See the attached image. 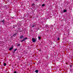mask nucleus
<instances>
[{
	"instance_id": "obj_1",
	"label": "nucleus",
	"mask_w": 73,
	"mask_h": 73,
	"mask_svg": "<svg viewBox=\"0 0 73 73\" xmlns=\"http://www.w3.org/2000/svg\"><path fill=\"white\" fill-rule=\"evenodd\" d=\"M32 40L33 42H35L36 41V39H35V38H33L32 39Z\"/></svg>"
},
{
	"instance_id": "obj_2",
	"label": "nucleus",
	"mask_w": 73,
	"mask_h": 73,
	"mask_svg": "<svg viewBox=\"0 0 73 73\" xmlns=\"http://www.w3.org/2000/svg\"><path fill=\"white\" fill-rule=\"evenodd\" d=\"M24 37V36L23 35H21L20 36V38H23Z\"/></svg>"
},
{
	"instance_id": "obj_3",
	"label": "nucleus",
	"mask_w": 73,
	"mask_h": 73,
	"mask_svg": "<svg viewBox=\"0 0 73 73\" xmlns=\"http://www.w3.org/2000/svg\"><path fill=\"white\" fill-rule=\"evenodd\" d=\"M13 47H11L10 49H9V50H12V49H13Z\"/></svg>"
},
{
	"instance_id": "obj_4",
	"label": "nucleus",
	"mask_w": 73,
	"mask_h": 73,
	"mask_svg": "<svg viewBox=\"0 0 73 73\" xmlns=\"http://www.w3.org/2000/svg\"><path fill=\"white\" fill-rule=\"evenodd\" d=\"M35 72H36V73H38V70H36L35 71Z\"/></svg>"
},
{
	"instance_id": "obj_5",
	"label": "nucleus",
	"mask_w": 73,
	"mask_h": 73,
	"mask_svg": "<svg viewBox=\"0 0 73 73\" xmlns=\"http://www.w3.org/2000/svg\"><path fill=\"white\" fill-rule=\"evenodd\" d=\"M27 38H24L23 39V40L24 41H25V40H27Z\"/></svg>"
},
{
	"instance_id": "obj_6",
	"label": "nucleus",
	"mask_w": 73,
	"mask_h": 73,
	"mask_svg": "<svg viewBox=\"0 0 73 73\" xmlns=\"http://www.w3.org/2000/svg\"><path fill=\"white\" fill-rule=\"evenodd\" d=\"M66 11H66V10H64L63 11V12L65 13V12H66Z\"/></svg>"
},
{
	"instance_id": "obj_7",
	"label": "nucleus",
	"mask_w": 73,
	"mask_h": 73,
	"mask_svg": "<svg viewBox=\"0 0 73 73\" xmlns=\"http://www.w3.org/2000/svg\"><path fill=\"white\" fill-rule=\"evenodd\" d=\"M38 39L39 40H40V39H41V37H40V36H39L38 37Z\"/></svg>"
},
{
	"instance_id": "obj_8",
	"label": "nucleus",
	"mask_w": 73,
	"mask_h": 73,
	"mask_svg": "<svg viewBox=\"0 0 73 73\" xmlns=\"http://www.w3.org/2000/svg\"><path fill=\"white\" fill-rule=\"evenodd\" d=\"M46 27H47V28H48V25H46L45 26Z\"/></svg>"
},
{
	"instance_id": "obj_9",
	"label": "nucleus",
	"mask_w": 73,
	"mask_h": 73,
	"mask_svg": "<svg viewBox=\"0 0 73 73\" xmlns=\"http://www.w3.org/2000/svg\"><path fill=\"white\" fill-rule=\"evenodd\" d=\"M20 46V44H19L17 45L18 46Z\"/></svg>"
},
{
	"instance_id": "obj_10",
	"label": "nucleus",
	"mask_w": 73,
	"mask_h": 73,
	"mask_svg": "<svg viewBox=\"0 0 73 73\" xmlns=\"http://www.w3.org/2000/svg\"><path fill=\"white\" fill-rule=\"evenodd\" d=\"M44 6H45V4H43L42 5V7H44Z\"/></svg>"
},
{
	"instance_id": "obj_11",
	"label": "nucleus",
	"mask_w": 73,
	"mask_h": 73,
	"mask_svg": "<svg viewBox=\"0 0 73 73\" xmlns=\"http://www.w3.org/2000/svg\"><path fill=\"white\" fill-rule=\"evenodd\" d=\"M17 50V49H15L14 50V52H15V51H16Z\"/></svg>"
},
{
	"instance_id": "obj_12",
	"label": "nucleus",
	"mask_w": 73,
	"mask_h": 73,
	"mask_svg": "<svg viewBox=\"0 0 73 73\" xmlns=\"http://www.w3.org/2000/svg\"><path fill=\"white\" fill-rule=\"evenodd\" d=\"M4 66H6V63H4Z\"/></svg>"
},
{
	"instance_id": "obj_13",
	"label": "nucleus",
	"mask_w": 73,
	"mask_h": 73,
	"mask_svg": "<svg viewBox=\"0 0 73 73\" xmlns=\"http://www.w3.org/2000/svg\"><path fill=\"white\" fill-rule=\"evenodd\" d=\"M4 21V20H3V21H2V22L3 23Z\"/></svg>"
},
{
	"instance_id": "obj_14",
	"label": "nucleus",
	"mask_w": 73,
	"mask_h": 73,
	"mask_svg": "<svg viewBox=\"0 0 73 73\" xmlns=\"http://www.w3.org/2000/svg\"><path fill=\"white\" fill-rule=\"evenodd\" d=\"M24 40L23 39V40H21V42H23V41H24Z\"/></svg>"
},
{
	"instance_id": "obj_15",
	"label": "nucleus",
	"mask_w": 73,
	"mask_h": 73,
	"mask_svg": "<svg viewBox=\"0 0 73 73\" xmlns=\"http://www.w3.org/2000/svg\"><path fill=\"white\" fill-rule=\"evenodd\" d=\"M57 40H60V38H58Z\"/></svg>"
},
{
	"instance_id": "obj_16",
	"label": "nucleus",
	"mask_w": 73,
	"mask_h": 73,
	"mask_svg": "<svg viewBox=\"0 0 73 73\" xmlns=\"http://www.w3.org/2000/svg\"><path fill=\"white\" fill-rule=\"evenodd\" d=\"M14 73H17V72H16V71H15Z\"/></svg>"
},
{
	"instance_id": "obj_17",
	"label": "nucleus",
	"mask_w": 73,
	"mask_h": 73,
	"mask_svg": "<svg viewBox=\"0 0 73 73\" xmlns=\"http://www.w3.org/2000/svg\"><path fill=\"white\" fill-rule=\"evenodd\" d=\"M15 35H16V34H15V35H14L13 36H15Z\"/></svg>"
},
{
	"instance_id": "obj_18",
	"label": "nucleus",
	"mask_w": 73,
	"mask_h": 73,
	"mask_svg": "<svg viewBox=\"0 0 73 73\" xmlns=\"http://www.w3.org/2000/svg\"><path fill=\"white\" fill-rule=\"evenodd\" d=\"M33 27H34V26H33Z\"/></svg>"
},
{
	"instance_id": "obj_19",
	"label": "nucleus",
	"mask_w": 73,
	"mask_h": 73,
	"mask_svg": "<svg viewBox=\"0 0 73 73\" xmlns=\"http://www.w3.org/2000/svg\"><path fill=\"white\" fill-rule=\"evenodd\" d=\"M36 0V1H37V0Z\"/></svg>"
}]
</instances>
